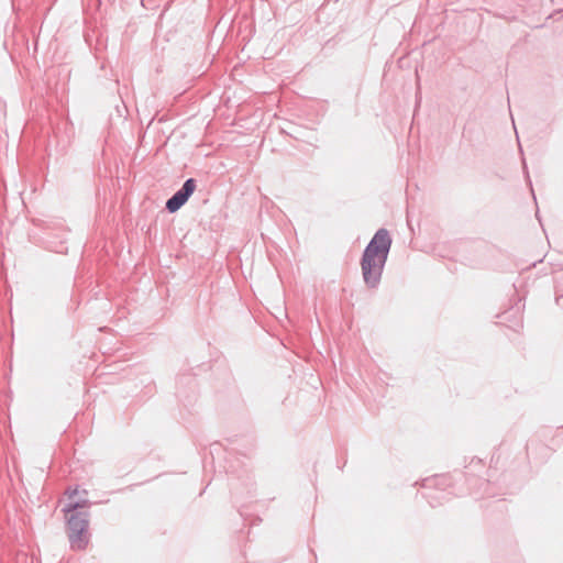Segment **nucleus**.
<instances>
[{
	"label": "nucleus",
	"mask_w": 563,
	"mask_h": 563,
	"mask_svg": "<svg viewBox=\"0 0 563 563\" xmlns=\"http://www.w3.org/2000/svg\"><path fill=\"white\" fill-rule=\"evenodd\" d=\"M393 239L387 229H378L365 246L360 265L364 284L376 289L382 280L384 267L388 260Z\"/></svg>",
	"instance_id": "obj_1"
},
{
	"label": "nucleus",
	"mask_w": 563,
	"mask_h": 563,
	"mask_svg": "<svg viewBox=\"0 0 563 563\" xmlns=\"http://www.w3.org/2000/svg\"><path fill=\"white\" fill-rule=\"evenodd\" d=\"M67 518V531L70 547L84 550L88 542L89 511L69 512Z\"/></svg>",
	"instance_id": "obj_2"
},
{
	"label": "nucleus",
	"mask_w": 563,
	"mask_h": 563,
	"mask_svg": "<svg viewBox=\"0 0 563 563\" xmlns=\"http://www.w3.org/2000/svg\"><path fill=\"white\" fill-rule=\"evenodd\" d=\"M195 189L196 179H186L183 186L170 198L167 199L165 209L169 213H175L188 201V199L194 194Z\"/></svg>",
	"instance_id": "obj_3"
},
{
	"label": "nucleus",
	"mask_w": 563,
	"mask_h": 563,
	"mask_svg": "<svg viewBox=\"0 0 563 563\" xmlns=\"http://www.w3.org/2000/svg\"><path fill=\"white\" fill-rule=\"evenodd\" d=\"M446 478L444 476H434L432 478H426L422 482V487L426 489H431L432 487H437L440 484H444ZM446 495L443 489L434 488L428 493L423 494V497L430 504L431 507H437L442 504V500L446 498Z\"/></svg>",
	"instance_id": "obj_4"
},
{
	"label": "nucleus",
	"mask_w": 563,
	"mask_h": 563,
	"mask_svg": "<svg viewBox=\"0 0 563 563\" xmlns=\"http://www.w3.org/2000/svg\"><path fill=\"white\" fill-rule=\"evenodd\" d=\"M69 501L63 508V511L68 512H77L82 511L81 509L88 508L90 506V501L88 499H75V496L78 494V488L69 489L68 492Z\"/></svg>",
	"instance_id": "obj_5"
},
{
	"label": "nucleus",
	"mask_w": 563,
	"mask_h": 563,
	"mask_svg": "<svg viewBox=\"0 0 563 563\" xmlns=\"http://www.w3.org/2000/svg\"><path fill=\"white\" fill-rule=\"evenodd\" d=\"M522 165H523V172H525L526 178H527L529 185L531 186V180H530V177H529L528 167H527V164H526L525 159H522Z\"/></svg>",
	"instance_id": "obj_6"
}]
</instances>
